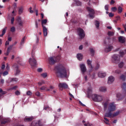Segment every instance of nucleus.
<instances>
[{
  "label": "nucleus",
  "instance_id": "f257e3e1",
  "mask_svg": "<svg viewBox=\"0 0 126 126\" xmlns=\"http://www.w3.org/2000/svg\"><path fill=\"white\" fill-rule=\"evenodd\" d=\"M54 70H55V73L58 77L65 78V77L67 76L66 69H65L64 66L62 64H60L55 66Z\"/></svg>",
  "mask_w": 126,
  "mask_h": 126
},
{
  "label": "nucleus",
  "instance_id": "f03ea898",
  "mask_svg": "<svg viewBox=\"0 0 126 126\" xmlns=\"http://www.w3.org/2000/svg\"><path fill=\"white\" fill-rule=\"evenodd\" d=\"M61 57L60 56L50 57L48 58V62L50 64H55L56 63L60 62Z\"/></svg>",
  "mask_w": 126,
  "mask_h": 126
},
{
  "label": "nucleus",
  "instance_id": "7ed1b4c3",
  "mask_svg": "<svg viewBox=\"0 0 126 126\" xmlns=\"http://www.w3.org/2000/svg\"><path fill=\"white\" fill-rule=\"evenodd\" d=\"M92 98L94 102H101L103 100L102 95L94 94L92 95Z\"/></svg>",
  "mask_w": 126,
  "mask_h": 126
},
{
  "label": "nucleus",
  "instance_id": "20e7f679",
  "mask_svg": "<svg viewBox=\"0 0 126 126\" xmlns=\"http://www.w3.org/2000/svg\"><path fill=\"white\" fill-rule=\"evenodd\" d=\"M34 53L33 52V51L32 52V59L30 58L29 60V63L32 66H36L37 63V61H36V59H35V58L34 57Z\"/></svg>",
  "mask_w": 126,
  "mask_h": 126
},
{
  "label": "nucleus",
  "instance_id": "39448f33",
  "mask_svg": "<svg viewBox=\"0 0 126 126\" xmlns=\"http://www.w3.org/2000/svg\"><path fill=\"white\" fill-rule=\"evenodd\" d=\"M77 32L78 36L81 39H83L85 36V33H84V31L81 28H79L77 29Z\"/></svg>",
  "mask_w": 126,
  "mask_h": 126
},
{
  "label": "nucleus",
  "instance_id": "423d86ee",
  "mask_svg": "<svg viewBox=\"0 0 126 126\" xmlns=\"http://www.w3.org/2000/svg\"><path fill=\"white\" fill-rule=\"evenodd\" d=\"M108 112H114L116 111V104L114 102L110 103L108 107Z\"/></svg>",
  "mask_w": 126,
  "mask_h": 126
},
{
  "label": "nucleus",
  "instance_id": "0eeeda50",
  "mask_svg": "<svg viewBox=\"0 0 126 126\" xmlns=\"http://www.w3.org/2000/svg\"><path fill=\"white\" fill-rule=\"evenodd\" d=\"M87 9L88 11L90 12L89 14L90 18H92V19L93 18H94V14H95V11H94V9L89 7H87Z\"/></svg>",
  "mask_w": 126,
  "mask_h": 126
},
{
  "label": "nucleus",
  "instance_id": "6e6552de",
  "mask_svg": "<svg viewBox=\"0 0 126 126\" xmlns=\"http://www.w3.org/2000/svg\"><path fill=\"white\" fill-rule=\"evenodd\" d=\"M59 87L60 90L63 91V88H64V89H67V88H68V86L65 83H59Z\"/></svg>",
  "mask_w": 126,
  "mask_h": 126
},
{
  "label": "nucleus",
  "instance_id": "1a4fd4ad",
  "mask_svg": "<svg viewBox=\"0 0 126 126\" xmlns=\"http://www.w3.org/2000/svg\"><path fill=\"white\" fill-rule=\"evenodd\" d=\"M80 67L81 68V71L82 72V73H85L86 70L87 69H86V66H85V64H80Z\"/></svg>",
  "mask_w": 126,
  "mask_h": 126
},
{
  "label": "nucleus",
  "instance_id": "9d476101",
  "mask_svg": "<svg viewBox=\"0 0 126 126\" xmlns=\"http://www.w3.org/2000/svg\"><path fill=\"white\" fill-rule=\"evenodd\" d=\"M113 48L114 47L111 45L107 46L106 48L104 49V52H105V53H109V52H111V51L113 50Z\"/></svg>",
  "mask_w": 126,
  "mask_h": 126
},
{
  "label": "nucleus",
  "instance_id": "9b49d317",
  "mask_svg": "<svg viewBox=\"0 0 126 126\" xmlns=\"http://www.w3.org/2000/svg\"><path fill=\"white\" fill-rule=\"evenodd\" d=\"M107 40L108 41V43H109V44H113V43L117 42V40L116 39L115 37H113L112 38H110L109 37H107Z\"/></svg>",
  "mask_w": 126,
  "mask_h": 126
},
{
  "label": "nucleus",
  "instance_id": "f8f14e48",
  "mask_svg": "<svg viewBox=\"0 0 126 126\" xmlns=\"http://www.w3.org/2000/svg\"><path fill=\"white\" fill-rule=\"evenodd\" d=\"M13 66L14 67L15 70V75H18L20 73V70H19V67L18 65L14 64Z\"/></svg>",
  "mask_w": 126,
  "mask_h": 126
},
{
  "label": "nucleus",
  "instance_id": "ddd939ff",
  "mask_svg": "<svg viewBox=\"0 0 126 126\" xmlns=\"http://www.w3.org/2000/svg\"><path fill=\"white\" fill-rule=\"evenodd\" d=\"M8 123H10V120L9 119L2 118V120L1 121V125H5L6 124H8Z\"/></svg>",
  "mask_w": 126,
  "mask_h": 126
},
{
  "label": "nucleus",
  "instance_id": "4468645a",
  "mask_svg": "<svg viewBox=\"0 0 126 126\" xmlns=\"http://www.w3.org/2000/svg\"><path fill=\"white\" fill-rule=\"evenodd\" d=\"M92 88H88V92H87V97L88 98H91V96H92Z\"/></svg>",
  "mask_w": 126,
  "mask_h": 126
},
{
  "label": "nucleus",
  "instance_id": "2eb2a0df",
  "mask_svg": "<svg viewBox=\"0 0 126 126\" xmlns=\"http://www.w3.org/2000/svg\"><path fill=\"white\" fill-rule=\"evenodd\" d=\"M43 32L44 37H47V35H48V29L45 26H43Z\"/></svg>",
  "mask_w": 126,
  "mask_h": 126
},
{
  "label": "nucleus",
  "instance_id": "dca6fc26",
  "mask_svg": "<svg viewBox=\"0 0 126 126\" xmlns=\"http://www.w3.org/2000/svg\"><path fill=\"white\" fill-rule=\"evenodd\" d=\"M118 41L121 44H124L126 43V38L123 36H119L118 38Z\"/></svg>",
  "mask_w": 126,
  "mask_h": 126
},
{
  "label": "nucleus",
  "instance_id": "f3484780",
  "mask_svg": "<svg viewBox=\"0 0 126 126\" xmlns=\"http://www.w3.org/2000/svg\"><path fill=\"white\" fill-rule=\"evenodd\" d=\"M106 75V72H99L98 73V77H100V78H103L105 77Z\"/></svg>",
  "mask_w": 126,
  "mask_h": 126
},
{
  "label": "nucleus",
  "instance_id": "a211bd4d",
  "mask_svg": "<svg viewBox=\"0 0 126 126\" xmlns=\"http://www.w3.org/2000/svg\"><path fill=\"white\" fill-rule=\"evenodd\" d=\"M114 81H115V78L113 77V76H110L108 77V83L111 84V83H112Z\"/></svg>",
  "mask_w": 126,
  "mask_h": 126
},
{
  "label": "nucleus",
  "instance_id": "6ab92c4d",
  "mask_svg": "<svg viewBox=\"0 0 126 126\" xmlns=\"http://www.w3.org/2000/svg\"><path fill=\"white\" fill-rule=\"evenodd\" d=\"M111 112L109 111L108 112H106L104 115V117L106 118H113V114Z\"/></svg>",
  "mask_w": 126,
  "mask_h": 126
},
{
  "label": "nucleus",
  "instance_id": "aec40b11",
  "mask_svg": "<svg viewBox=\"0 0 126 126\" xmlns=\"http://www.w3.org/2000/svg\"><path fill=\"white\" fill-rule=\"evenodd\" d=\"M34 118L33 117H26L24 119L25 122H32Z\"/></svg>",
  "mask_w": 126,
  "mask_h": 126
},
{
  "label": "nucleus",
  "instance_id": "412c9836",
  "mask_svg": "<svg viewBox=\"0 0 126 126\" xmlns=\"http://www.w3.org/2000/svg\"><path fill=\"white\" fill-rule=\"evenodd\" d=\"M113 59L115 62L120 61V56L117 54H115L113 56Z\"/></svg>",
  "mask_w": 126,
  "mask_h": 126
},
{
  "label": "nucleus",
  "instance_id": "4be33fe9",
  "mask_svg": "<svg viewBox=\"0 0 126 126\" xmlns=\"http://www.w3.org/2000/svg\"><path fill=\"white\" fill-rule=\"evenodd\" d=\"M77 58L79 61H82V59H83V55L81 53L77 54Z\"/></svg>",
  "mask_w": 126,
  "mask_h": 126
},
{
  "label": "nucleus",
  "instance_id": "5701e85b",
  "mask_svg": "<svg viewBox=\"0 0 126 126\" xmlns=\"http://www.w3.org/2000/svg\"><path fill=\"white\" fill-rule=\"evenodd\" d=\"M99 91L101 92H106V91H107V88H106L105 87H101L99 88Z\"/></svg>",
  "mask_w": 126,
  "mask_h": 126
},
{
  "label": "nucleus",
  "instance_id": "b1692460",
  "mask_svg": "<svg viewBox=\"0 0 126 126\" xmlns=\"http://www.w3.org/2000/svg\"><path fill=\"white\" fill-rule=\"evenodd\" d=\"M126 75H124V74H122L119 79H120V80H122V81H126Z\"/></svg>",
  "mask_w": 126,
  "mask_h": 126
},
{
  "label": "nucleus",
  "instance_id": "393cba45",
  "mask_svg": "<svg viewBox=\"0 0 126 126\" xmlns=\"http://www.w3.org/2000/svg\"><path fill=\"white\" fill-rule=\"evenodd\" d=\"M7 28L5 27L2 31V33L0 35V37H3V35L5 34L6 32Z\"/></svg>",
  "mask_w": 126,
  "mask_h": 126
},
{
  "label": "nucleus",
  "instance_id": "a878e982",
  "mask_svg": "<svg viewBox=\"0 0 126 126\" xmlns=\"http://www.w3.org/2000/svg\"><path fill=\"white\" fill-rule=\"evenodd\" d=\"M102 105H103L104 111H106L107 109H108V102H104Z\"/></svg>",
  "mask_w": 126,
  "mask_h": 126
},
{
  "label": "nucleus",
  "instance_id": "bb28decb",
  "mask_svg": "<svg viewBox=\"0 0 126 126\" xmlns=\"http://www.w3.org/2000/svg\"><path fill=\"white\" fill-rule=\"evenodd\" d=\"M95 26L96 27V28H99V26H100V22L98 21H95Z\"/></svg>",
  "mask_w": 126,
  "mask_h": 126
},
{
  "label": "nucleus",
  "instance_id": "cd10ccee",
  "mask_svg": "<svg viewBox=\"0 0 126 126\" xmlns=\"http://www.w3.org/2000/svg\"><path fill=\"white\" fill-rule=\"evenodd\" d=\"M120 115V111H117L116 112H114L113 114H112V118H114V117H117V116H119Z\"/></svg>",
  "mask_w": 126,
  "mask_h": 126
},
{
  "label": "nucleus",
  "instance_id": "c85d7f7f",
  "mask_svg": "<svg viewBox=\"0 0 126 126\" xmlns=\"http://www.w3.org/2000/svg\"><path fill=\"white\" fill-rule=\"evenodd\" d=\"M9 82H13V81H17L18 79L16 78H10L8 79Z\"/></svg>",
  "mask_w": 126,
  "mask_h": 126
},
{
  "label": "nucleus",
  "instance_id": "c756f323",
  "mask_svg": "<svg viewBox=\"0 0 126 126\" xmlns=\"http://www.w3.org/2000/svg\"><path fill=\"white\" fill-rule=\"evenodd\" d=\"M123 7H122L121 6H119L118 8V13H122V12H123Z\"/></svg>",
  "mask_w": 126,
  "mask_h": 126
},
{
  "label": "nucleus",
  "instance_id": "7c9ffc66",
  "mask_svg": "<svg viewBox=\"0 0 126 126\" xmlns=\"http://www.w3.org/2000/svg\"><path fill=\"white\" fill-rule=\"evenodd\" d=\"M23 7L21 6L19 8V14H22V13L23 12Z\"/></svg>",
  "mask_w": 126,
  "mask_h": 126
},
{
  "label": "nucleus",
  "instance_id": "2f4dec72",
  "mask_svg": "<svg viewBox=\"0 0 126 126\" xmlns=\"http://www.w3.org/2000/svg\"><path fill=\"white\" fill-rule=\"evenodd\" d=\"M75 3L77 6H80L82 4V3H81V2H80V1H78V0H76Z\"/></svg>",
  "mask_w": 126,
  "mask_h": 126
},
{
  "label": "nucleus",
  "instance_id": "473e14b6",
  "mask_svg": "<svg viewBox=\"0 0 126 126\" xmlns=\"http://www.w3.org/2000/svg\"><path fill=\"white\" fill-rule=\"evenodd\" d=\"M47 21V19H44L41 21L42 27H43V26H44V24H46Z\"/></svg>",
  "mask_w": 126,
  "mask_h": 126
},
{
  "label": "nucleus",
  "instance_id": "72a5a7b5",
  "mask_svg": "<svg viewBox=\"0 0 126 126\" xmlns=\"http://www.w3.org/2000/svg\"><path fill=\"white\" fill-rule=\"evenodd\" d=\"M0 94L3 96V95H5V94H6V92L3 91L2 89H0Z\"/></svg>",
  "mask_w": 126,
  "mask_h": 126
},
{
  "label": "nucleus",
  "instance_id": "f704fd0d",
  "mask_svg": "<svg viewBox=\"0 0 126 126\" xmlns=\"http://www.w3.org/2000/svg\"><path fill=\"white\" fill-rule=\"evenodd\" d=\"M118 65H119V67H120V68H122V67H124V65H125V63L123 62H121Z\"/></svg>",
  "mask_w": 126,
  "mask_h": 126
},
{
  "label": "nucleus",
  "instance_id": "c9c22d12",
  "mask_svg": "<svg viewBox=\"0 0 126 126\" xmlns=\"http://www.w3.org/2000/svg\"><path fill=\"white\" fill-rule=\"evenodd\" d=\"M122 87L123 89L124 90V91L126 92V83H123V84L122 86Z\"/></svg>",
  "mask_w": 126,
  "mask_h": 126
},
{
  "label": "nucleus",
  "instance_id": "e433bc0d",
  "mask_svg": "<svg viewBox=\"0 0 126 126\" xmlns=\"http://www.w3.org/2000/svg\"><path fill=\"white\" fill-rule=\"evenodd\" d=\"M50 89H47L46 91H52L53 89H54V87L53 86H50L49 87Z\"/></svg>",
  "mask_w": 126,
  "mask_h": 126
},
{
  "label": "nucleus",
  "instance_id": "4c0bfd02",
  "mask_svg": "<svg viewBox=\"0 0 126 126\" xmlns=\"http://www.w3.org/2000/svg\"><path fill=\"white\" fill-rule=\"evenodd\" d=\"M12 48H13V45H10L9 47H8L7 51H8L10 52V51L12 50Z\"/></svg>",
  "mask_w": 126,
  "mask_h": 126
},
{
  "label": "nucleus",
  "instance_id": "58836bf2",
  "mask_svg": "<svg viewBox=\"0 0 126 126\" xmlns=\"http://www.w3.org/2000/svg\"><path fill=\"white\" fill-rule=\"evenodd\" d=\"M119 54H120V57H121L122 58H123L124 56H125V52H124V51H120L119 52Z\"/></svg>",
  "mask_w": 126,
  "mask_h": 126
},
{
  "label": "nucleus",
  "instance_id": "ea45409f",
  "mask_svg": "<svg viewBox=\"0 0 126 126\" xmlns=\"http://www.w3.org/2000/svg\"><path fill=\"white\" fill-rule=\"evenodd\" d=\"M92 61H91L89 59L87 60L88 65H90L92 64Z\"/></svg>",
  "mask_w": 126,
  "mask_h": 126
},
{
  "label": "nucleus",
  "instance_id": "a19ab883",
  "mask_svg": "<svg viewBox=\"0 0 126 126\" xmlns=\"http://www.w3.org/2000/svg\"><path fill=\"white\" fill-rule=\"evenodd\" d=\"M108 36H114V32H108Z\"/></svg>",
  "mask_w": 126,
  "mask_h": 126
},
{
  "label": "nucleus",
  "instance_id": "79ce46f5",
  "mask_svg": "<svg viewBox=\"0 0 126 126\" xmlns=\"http://www.w3.org/2000/svg\"><path fill=\"white\" fill-rule=\"evenodd\" d=\"M24 41H25V36H24V37L21 39V45H23V44H24Z\"/></svg>",
  "mask_w": 126,
  "mask_h": 126
},
{
  "label": "nucleus",
  "instance_id": "37998d69",
  "mask_svg": "<svg viewBox=\"0 0 126 126\" xmlns=\"http://www.w3.org/2000/svg\"><path fill=\"white\" fill-rule=\"evenodd\" d=\"M47 73H44L41 74V76H42V77H43V78H46V77H47Z\"/></svg>",
  "mask_w": 126,
  "mask_h": 126
},
{
  "label": "nucleus",
  "instance_id": "c03bdc74",
  "mask_svg": "<svg viewBox=\"0 0 126 126\" xmlns=\"http://www.w3.org/2000/svg\"><path fill=\"white\" fill-rule=\"evenodd\" d=\"M27 95L28 96H31L32 95V93L30 91H29L27 92Z\"/></svg>",
  "mask_w": 126,
  "mask_h": 126
},
{
  "label": "nucleus",
  "instance_id": "a18cd8bd",
  "mask_svg": "<svg viewBox=\"0 0 126 126\" xmlns=\"http://www.w3.org/2000/svg\"><path fill=\"white\" fill-rule=\"evenodd\" d=\"M84 126H92V124H91L89 122H87V123L84 124Z\"/></svg>",
  "mask_w": 126,
  "mask_h": 126
},
{
  "label": "nucleus",
  "instance_id": "49530a36",
  "mask_svg": "<svg viewBox=\"0 0 126 126\" xmlns=\"http://www.w3.org/2000/svg\"><path fill=\"white\" fill-rule=\"evenodd\" d=\"M117 9H117V7H114L111 8V10H112V11H113V12H116V11H117Z\"/></svg>",
  "mask_w": 126,
  "mask_h": 126
},
{
  "label": "nucleus",
  "instance_id": "de8ad7c7",
  "mask_svg": "<svg viewBox=\"0 0 126 126\" xmlns=\"http://www.w3.org/2000/svg\"><path fill=\"white\" fill-rule=\"evenodd\" d=\"M122 72V70L120 69L116 70L115 71V73H117V74H120Z\"/></svg>",
  "mask_w": 126,
  "mask_h": 126
},
{
  "label": "nucleus",
  "instance_id": "09e8293b",
  "mask_svg": "<svg viewBox=\"0 0 126 126\" xmlns=\"http://www.w3.org/2000/svg\"><path fill=\"white\" fill-rule=\"evenodd\" d=\"M35 25L36 28L37 29H38V25H39V23H38V21H35Z\"/></svg>",
  "mask_w": 126,
  "mask_h": 126
},
{
  "label": "nucleus",
  "instance_id": "8fccbe9b",
  "mask_svg": "<svg viewBox=\"0 0 126 126\" xmlns=\"http://www.w3.org/2000/svg\"><path fill=\"white\" fill-rule=\"evenodd\" d=\"M3 76H5V75H7L8 74V72L7 71H5L2 73Z\"/></svg>",
  "mask_w": 126,
  "mask_h": 126
},
{
  "label": "nucleus",
  "instance_id": "3c124183",
  "mask_svg": "<svg viewBox=\"0 0 126 126\" xmlns=\"http://www.w3.org/2000/svg\"><path fill=\"white\" fill-rule=\"evenodd\" d=\"M11 32H15V28L14 27H12L11 28L10 30Z\"/></svg>",
  "mask_w": 126,
  "mask_h": 126
},
{
  "label": "nucleus",
  "instance_id": "603ef678",
  "mask_svg": "<svg viewBox=\"0 0 126 126\" xmlns=\"http://www.w3.org/2000/svg\"><path fill=\"white\" fill-rule=\"evenodd\" d=\"M90 52H91V54H93L92 56H94V50L93 48L90 49Z\"/></svg>",
  "mask_w": 126,
  "mask_h": 126
},
{
  "label": "nucleus",
  "instance_id": "864d4df0",
  "mask_svg": "<svg viewBox=\"0 0 126 126\" xmlns=\"http://www.w3.org/2000/svg\"><path fill=\"white\" fill-rule=\"evenodd\" d=\"M46 90H47V87H45V86H43V87H41L40 88V90H46Z\"/></svg>",
  "mask_w": 126,
  "mask_h": 126
},
{
  "label": "nucleus",
  "instance_id": "5fc2aeb1",
  "mask_svg": "<svg viewBox=\"0 0 126 126\" xmlns=\"http://www.w3.org/2000/svg\"><path fill=\"white\" fill-rule=\"evenodd\" d=\"M88 66L89 67L91 71L92 70V69H93V66H92V64L88 65Z\"/></svg>",
  "mask_w": 126,
  "mask_h": 126
},
{
  "label": "nucleus",
  "instance_id": "6e6d98bb",
  "mask_svg": "<svg viewBox=\"0 0 126 126\" xmlns=\"http://www.w3.org/2000/svg\"><path fill=\"white\" fill-rule=\"evenodd\" d=\"M117 98H121L122 94L120 93H118L116 95Z\"/></svg>",
  "mask_w": 126,
  "mask_h": 126
},
{
  "label": "nucleus",
  "instance_id": "4d7b16f0",
  "mask_svg": "<svg viewBox=\"0 0 126 126\" xmlns=\"http://www.w3.org/2000/svg\"><path fill=\"white\" fill-rule=\"evenodd\" d=\"M35 95L36 96H37V97H40V96H41V95L40 94V92H36L35 93Z\"/></svg>",
  "mask_w": 126,
  "mask_h": 126
},
{
  "label": "nucleus",
  "instance_id": "13d9d810",
  "mask_svg": "<svg viewBox=\"0 0 126 126\" xmlns=\"http://www.w3.org/2000/svg\"><path fill=\"white\" fill-rule=\"evenodd\" d=\"M105 10H107V11H108V10H109V5H105Z\"/></svg>",
  "mask_w": 126,
  "mask_h": 126
},
{
  "label": "nucleus",
  "instance_id": "bf43d9fd",
  "mask_svg": "<svg viewBox=\"0 0 126 126\" xmlns=\"http://www.w3.org/2000/svg\"><path fill=\"white\" fill-rule=\"evenodd\" d=\"M18 23L20 26H23V22H22V21L18 22Z\"/></svg>",
  "mask_w": 126,
  "mask_h": 126
},
{
  "label": "nucleus",
  "instance_id": "052dcab7",
  "mask_svg": "<svg viewBox=\"0 0 126 126\" xmlns=\"http://www.w3.org/2000/svg\"><path fill=\"white\" fill-rule=\"evenodd\" d=\"M15 94L17 96H19L20 95V93L18 91H16L15 93Z\"/></svg>",
  "mask_w": 126,
  "mask_h": 126
},
{
  "label": "nucleus",
  "instance_id": "680f3d73",
  "mask_svg": "<svg viewBox=\"0 0 126 126\" xmlns=\"http://www.w3.org/2000/svg\"><path fill=\"white\" fill-rule=\"evenodd\" d=\"M38 72H42L43 71V69L42 68H39L37 69Z\"/></svg>",
  "mask_w": 126,
  "mask_h": 126
},
{
  "label": "nucleus",
  "instance_id": "e2e57ef3",
  "mask_svg": "<svg viewBox=\"0 0 126 126\" xmlns=\"http://www.w3.org/2000/svg\"><path fill=\"white\" fill-rule=\"evenodd\" d=\"M109 17H113V16H114V14L112 12H110L109 13Z\"/></svg>",
  "mask_w": 126,
  "mask_h": 126
},
{
  "label": "nucleus",
  "instance_id": "0e129e2a",
  "mask_svg": "<svg viewBox=\"0 0 126 126\" xmlns=\"http://www.w3.org/2000/svg\"><path fill=\"white\" fill-rule=\"evenodd\" d=\"M100 67V65L98 63L96 64L95 69H98Z\"/></svg>",
  "mask_w": 126,
  "mask_h": 126
},
{
  "label": "nucleus",
  "instance_id": "69168bd1",
  "mask_svg": "<svg viewBox=\"0 0 126 126\" xmlns=\"http://www.w3.org/2000/svg\"><path fill=\"white\" fill-rule=\"evenodd\" d=\"M14 22V17H12L11 19V24H13V23Z\"/></svg>",
  "mask_w": 126,
  "mask_h": 126
},
{
  "label": "nucleus",
  "instance_id": "338daca9",
  "mask_svg": "<svg viewBox=\"0 0 126 126\" xmlns=\"http://www.w3.org/2000/svg\"><path fill=\"white\" fill-rule=\"evenodd\" d=\"M17 21H18V22H20V21H22V20H21V17H19L17 18Z\"/></svg>",
  "mask_w": 126,
  "mask_h": 126
},
{
  "label": "nucleus",
  "instance_id": "774afa93",
  "mask_svg": "<svg viewBox=\"0 0 126 126\" xmlns=\"http://www.w3.org/2000/svg\"><path fill=\"white\" fill-rule=\"evenodd\" d=\"M30 13H33V11L32 10V7H30Z\"/></svg>",
  "mask_w": 126,
  "mask_h": 126
}]
</instances>
